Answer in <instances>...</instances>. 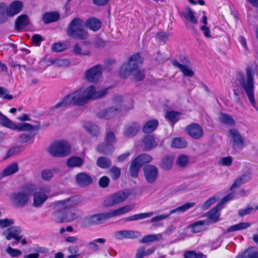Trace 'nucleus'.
I'll list each match as a JSON object with an SVG mask.
<instances>
[{
  "label": "nucleus",
  "instance_id": "a878e982",
  "mask_svg": "<svg viewBox=\"0 0 258 258\" xmlns=\"http://www.w3.org/2000/svg\"><path fill=\"white\" fill-rule=\"evenodd\" d=\"M29 20L27 15H21L17 17L15 21V28L17 30H20L29 24Z\"/></svg>",
  "mask_w": 258,
  "mask_h": 258
},
{
  "label": "nucleus",
  "instance_id": "b1692460",
  "mask_svg": "<svg viewBox=\"0 0 258 258\" xmlns=\"http://www.w3.org/2000/svg\"><path fill=\"white\" fill-rule=\"evenodd\" d=\"M85 26L87 28L95 32L101 28L102 23L99 19L95 17H91L86 20Z\"/></svg>",
  "mask_w": 258,
  "mask_h": 258
},
{
  "label": "nucleus",
  "instance_id": "6e6d98bb",
  "mask_svg": "<svg viewBox=\"0 0 258 258\" xmlns=\"http://www.w3.org/2000/svg\"><path fill=\"white\" fill-rule=\"evenodd\" d=\"M14 223V220L13 219L5 218L0 220V228H5L12 226Z\"/></svg>",
  "mask_w": 258,
  "mask_h": 258
},
{
  "label": "nucleus",
  "instance_id": "72a5a7b5",
  "mask_svg": "<svg viewBox=\"0 0 258 258\" xmlns=\"http://www.w3.org/2000/svg\"><path fill=\"white\" fill-rule=\"evenodd\" d=\"M251 226V224L248 222H240L237 224H235L227 228L224 233L225 234L230 233L233 231L245 229Z\"/></svg>",
  "mask_w": 258,
  "mask_h": 258
},
{
  "label": "nucleus",
  "instance_id": "c03bdc74",
  "mask_svg": "<svg viewBox=\"0 0 258 258\" xmlns=\"http://www.w3.org/2000/svg\"><path fill=\"white\" fill-rule=\"evenodd\" d=\"M84 127L87 132L91 135L97 137L99 134L98 127L92 123H87L84 124Z\"/></svg>",
  "mask_w": 258,
  "mask_h": 258
},
{
  "label": "nucleus",
  "instance_id": "ddd939ff",
  "mask_svg": "<svg viewBox=\"0 0 258 258\" xmlns=\"http://www.w3.org/2000/svg\"><path fill=\"white\" fill-rule=\"evenodd\" d=\"M128 196L126 192L122 190L119 191L106 199L103 202V205L106 207H112L124 201Z\"/></svg>",
  "mask_w": 258,
  "mask_h": 258
},
{
  "label": "nucleus",
  "instance_id": "774afa93",
  "mask_svg": "<svg viewBox=\"0 0 258 258\" xmlns=\"http://www.w3.org/2000/svg\"><path fill=\"white\" fill-rule=\"evenodd\" d=\"M215 202V199L214 198H210L208 200H207L202 205V208L204 210H207L209 209L212 205H213Z\"/></svg>",
  "mask_w": 258,
  "mask_h": 258
},
{
  "label": "nucleus",
  "instance_id": "0eeeda50",
  "mask_svg": "<svg viewBox=\"0 0 258 258\" xmlns=\"http://www.w3.org/2000/svg\"><path fill=\"white\" fill-rule=\"evenodd\" d=\"M71 146L68 142L60 140L53 142L49 147V153L53 157H63L69 155Z\"/></svg>",
  "mask_w": 258,
  "mask_h": 258
},
{
  "label": "nucleus",
  "instance_id": "4468645a",
  "mask_svg": "<svg viewBox=\"0 0 258 258\" xmlns=\"http://www.w3.org/2000/svg\"><path fill=\"white\" fill-rule=\"evenodd\" d=\"M102 74V68L100 64H97L87 70L85 74L86 80L90 83L98 81Z\"/></svg>",
  "mask_w": 258,
  "mask_h": 258
},
{
  "label": "nucleus",
  "instance_id": "bf43d9fd",
  "mask_svg": "<svg viewBox=\"0 0 258 258\" xmlns=\"http://www.w3.org/2000/svg\"><path fill=\"white\" fill-rule=\"evenodd\" d=\"M169 35V33L161 31L157 34L156 38L158 39L160 42L165 43Z\"/></svg>",
  "mask_w": 258,
  "mask_h": 258
},
{
  "label": "nucleus",
  "instance_id": "2f4dec72",
  "mask_svg": "<svg viewBox=\"0 0 258 258\" xmlns=\"http://www.w3.org/2000/svg\"><path fill=\"white\" fill-rule=\"evenodd\" d=\"M59 19V15L57 12H48L45 13L42 17V20L44 24H48L56 22Z\"/></svg>",
  "mask_w": 258,
  "mask_h": 258
},
{
  "label": "nucleus",
  "instance_id": "412c9836",
  "mask_svg": "<svg viewBox=\"0 0 258 258\" xmlns=\"http://www.w3.org/2000/svg\"><path fill=\"white\" fill-rule=\"evenodd\" d=\"M76 182L81 187L86 186L92 182V178L90 175L85 172H80L76 175Z\"/></svg>",
  "mask_w": 258,
  "mask_h": 258
},
{
  "label": "nucleus",
  "instance_id": "6e6552de",
  "mask_svg": "<svg viewBox=\"0 0 258 258\" xmlns=\"http://www.w3.org/2000/svg\"><path fill=\"white\" fill-rule=\"evenodd\" d=\"M116 138L112 132H108L105 137L104 142L99 143L96 148L97 151L101 154L109 155L114 150V145Z\"/></svg>",
  "mask_w": 258,
  "mask_h": 258
},
{
  "label": "nucleus",
  "instance_id": "4be33fe9",
  "mask_svg": "<svg viewBox=\"0 0 258 258\" xmlns=\"http://www.w3.org/2000/svg\"><path fill=\"white\" fill-rule=\"evenodd\" d=\"M143 144L144 150L150 151L156 148L158 143L155 140V138L153 135L148 134L145 135L143 139Z\"/></svg>",
  "mask_w": 258,
  "mask_h": 258
},
{
  "label": "nucleus",
  "instance_id": "6ab92c4d",
  "mask_svg": "<svg viewBox=\"0 0 258 258\" xmlns=\"http://www.w3.org/2000/svg\"><path fill=\"white\" fill-rule=\"evenodd\" d=\"M24 5L22 2L14 1L7 7L6 12L7 15L13 17L19 13L23 8Z\"/></svg>",
  "mask_w": 258,
  "mask_h": 258
},
{
  "label": "nucleus",
  "instance_id": "de8ad7c7",
  "mask_svg": "<svg viewBox=\"0 0 258 258\" xmlns=\"http://www.w3.org/2000/svg\"><path fill=\"white\" fill-rule=\"evenodd\" d=\"M0 124L5 127L13 130L15 123L2 113L0 117Z\"/></svg>",
  "mask_w": 258,
  "mask_h": 258
},
{
  "label": "nucleus",
  "instance_id": "cd10ccee",
  "mask_svg": "<svg viewBox=\"0 0 258 258\" xmlns=\"http://www.w3.org/2000/svg\"><path fill=\"white\" fill-rule=\"evenodd\" d=\"M32 195H33V206L37 207L41 206L47 200V196L43 192H34Z\"/></svg>",
  "mask_w": 258,
  "mask_h": 258
},
{
  "label": "nucleus",
  "instance_id": "4d7b16f0",
  "mask_svg": "<svg viewBox=\"0 0 258 258\" xmlns=\"http://www.w3.org/2000/svg\"><path fill=\"white\" fill-rule=\"evenodd\" d=\"M73 51L76 54L78 55H89L91 54L89 50L82 52L81 48L78 44H76L74 46Z\"/></svg>",
  "mask_w": 258,
  "mask_h": 258
},
{
  "label": "nucleus",
  "instance_id": "f3484780",
  "mask_svg": "<svg viewBox=\"0 0 258 258\" xmlns=\"http://www.w3.org/2000/svg\"><path fill=\"white\" fill-rule=\"evenodd\" d=\"M229 132L232 138L233 149L235 150L242 149L244 146V141L238 130L232 128L229 130Z\"/></svg>",
  "mask_w": 258,
  "mask_h": 258
},
{
  "label": "nucleus",
  "instance_id": "2eb2a0df",
  "mask_svg": "<svg viewBox=\"0 0 258 258\" xmlns=\"http://www.w3.org/2000/svg\"><path fill=\"white\" fill-rule=\"evenodd\" d=\"M144 174L148 183H154L158 176V168L153 165H147L144 168Z\"/></svg>",
  "mask_w": 258,
  "mask_h": 258
},
{
  "label": "nucleus",
  "instance_id": "4c0bfd02",
  "mask_svg": "<svg viewBox=\"0 0 258 258\" xmlns=\"http://www.w3.org/2000/svg\"><path fill=\"white\" fill-rule=\"evenodd\" d=\"M250 179L249 175L243 174L235 179L233 183L230 187V189L232 190L235 188L238 187L242 184L248 181Z\"/></svg>",
  "mask_w": 258,
  "mask_h": 258
},
{
  "label": "nucleus",
  "instance_id": "f704fd0d",
  "mask_svg": "<svg viewBox=\"0 0 258 258\" xmlns=\"http://www.w3.org/2000/svg\"><path fill=\"white\" fill-rule=\"evenodd\" d=\"M187 142L184 138L176 137L173 139L171 146L176 149H183L187 147Z\"/></svg>",
  "mask_w": 258,
  "mask_h": 258
},
{
  "label": "nucleus",
  "instance_id": "39448f33",
  "mask_svg": "<svg viewBox=\"0 0 258 258\" xmlns=\"http://www.w3.org/2000/svg\"><path fill=\"white\" fill-rule=\"evenodd\" d=\"M84 23L79 18H74L67 28V35L77 40H85L88 37V33L84 29Z\"/></svg>",
  "mask_w": 258,
  "mask_h": 258
},
{
  "label": "nucleus",
  "instance_id": "338daca9",
  "mask_svg": "<svg viewBox=\"0 0 258 258\" xmlns=\"http://www.w3.org/2000/svg\"><path fill=\"white\" fill-rule=\"evenodd\" d=\"M233 158L231 156L222 158L220 163L223 166H230L232 163Z\"/></svg>",
  "mask_w": 258,
  "mask_h": 258
},
{
  "label": "nucleus",
  "instance_id": "aec40b11",
  "mask_svg": "<svg viewBox=\"0 0 258 258\" xmlns=\"http://www.w3.org/2000/svg\"><path fill=\"white\" fill-rule=\"evenodd\" d=\"M220 207L217 206L206 213L204 216H207L208 224L215 223L220 221Z\"/></svg>",
  "mask_w": 258,
  "mask_h": 258
},
{
  "label": "nucleus",
  "instance_id": "69168bd1",
  "mask_svg": "<svg viewBox=\"0 0 258 258\" xmlns=\"http://www.w3.org/2000/svg\"><path fill=\"white\" fill-rule=\"evenodd\" d=\"M253 210V208L252 207H247L245 209L239 210L238 213L240 217H243L245 215L249 214Z\"/></svg>",
  "mask_w": 258,
  "mask_h": 258
},
{
  "label": "nucleus",
  "instance_id": "c756f323",
  "mask_svg": "<svg viewBox=\"0 0 258 258\" xmlns=\"http://www.w3.org/2000/svg\"><path fill=\"white\" fill-rule=\"evenodd\" d=\"M39 126H34L29 123H22L19 124L15 123L13 130H16L18 132L30 131L33 130H38Z\"/></svg>",
  "mask_w": 258,
  "mask_h": 258
},
{
  "label": "nucleus",
  "instance_id": "473e14b6",
  "mask_svg": "<svg viewBox=\"0 0 258 258\" xmlns=\"http://www.w3.org/2000/svg\"><path fill=\"white\" fill-rule=\"evenodd\" d=\"M153 214V212L142 213L135 214L131 216L125 217L123 219L124 222H128L131 221H137L141 219H145L151 217Z\"/></svg>",
  "mask_w": 258,
  "mask_h": 258
},
{
  "label": "nucleus",
  "instance_id": "ea45409f",
  "mask_svg": "<svg viewBox=\"0 0 258 258\" xmlns=\"http://www.w3.org/2000/svg\"><path fill=\"white\" fill-rule=\"evenodd\" d=\"M181 113L173 110L168 111L165 113V118L174 124L179 120Z\"/></svg>",
  "mask_w": 258,
  "mask_h": 258
},
{
  "label": "nucleus",
  "instance_id": "9d476101",
  "mask_svg": "<svg viewBox=\"0 0 258 258\" xmlns=\"http://www.w3.org/2000/svg\"><path fill=\"white\" fill-rule=\"evenodd\" d=\"M109 88H106L102 90L97 91L95 87L93 85H90L85 89H84V95L86 102L90 100H95L101 98L106 96L108 93Z\"/></svg>",
  "mask_w": 258,
  "mask_h": 258
},
{
  "label": "nucleus",
  "instance_id": "f257e3e1",
  "mask_svg": "<svg viewBox=\"0 0 258 258\" xmlns=\"http://www.w3.org/2000/svg\"><path fill=\"white\" fill-rule=\"evenodd\" d=\"M82 202L81 198L79 196H72L65 200L55 202L54 206L55 211V216H58L57 223H62L73 221L78 218L77 214L72 209Z\"/></svg>",
  "mask_w": 258,
  "mask_h": 258
},
{
  "label": "nucleus",
  "instance_id": "0e129e2a",
  "mask_svg": "<svg viewBox=\"0 0 258 258\" xmlns=\"http://www.w3.org/2000/svg\"><path fill=\"white\" fill-rule=\"evenodd\" d=\"M43 40V38L39 34H34L32 37V41L36 46H39L41 44V42Z\"/></svg>",
  "mask_w": 258,
  "mask_h": 258
},
{
  "label": "nucleus",
  "instance_id": "8fccbe9b",
  "mask_svg": "<svg viewBox=\"0 0 258 258\" xmlns=\"http://www.w3.org/2000/svg\"><path fill=\"white\" fill-rule=\"evenodd\" d=\"M106 239L103 238H99L94 240L93 241L90 242L88 243V246L90 248L94 251H97L99 250V246L97 244L98 243L100 244H103L105 242Z\"/></svg>",
  "mask_w": 258,
  "mask_h": 258
},
{
  "label": "nucleus",
  "instance_id": "49530a36",
  "mask_svg": "<svg viewBox=\"0 0 258 258\" xmlns=\"http://www.w3.org/2000/svg\"><path fill=\"white\" fill-rule=\"evenodd\" d=\"M184 258H207V255L201 252L197 253L195 250H187L183 254Z\"/></svg>",
  "mask_w": 258,
  "mask_h": 258
},
{
  "label": "nucleus",
  "instance_id": "423d86ee",
  "mask_svg": "<svg viewBox=\"0 0 258 258\" xmlns=\"http://www.w3.org/2000/svg\"><path fill=\"white\" fill-rule=\"evenodd\" d=\"M22 191L14 192L12 199L14 203L19 207H23L27 205L29 197L36 191V187L33 184H26L22 187Z\"/></svg>",
  "mask_w": 258,
  "mask_h": 258
},
{
  "label": "nucleus",
  "instance_id": "a18cd8bd",
  "mask_svg": "<svg viewBox=\"0 0 258 258\" xmlns=\"http://www.w3.org/2000/svg\"><path fill=\"white\" fill-rule=\"evenodd\" d=\"M195 205V203L194 202L186 203L181 206H179L174 209H172L170 211V214H173L177 212H180L183 213L187 210L191 208Z\"/></svg>",
  "mask_w": 258,
  "mask_h": 258
},
{
  "label": "nucleus",
  "instance_id": "f03ea898",
  "mask_svg": "<svg viewBox=\"0 0 258 258\" xmlns=\"http://www.w3.org/2000/svg\"><path fill=\"white\" fill-rule=\"evenodd\" d=\"M143 60L139 53L131 56L127 62L124 63L121 66L119 70L120 77L125 79L132 74L136 81L143 80L145 77L144 71L139 69V65L143 63Z\"/></svg>",
  "mask_w": 258,
  "mask_h": 258
},
{
  "label": "nucleus",
  "instance_id": "e2e57ef3",
  "mask_svg": "<svg viewBox=\"0 0 258 258\" xmlns=\"http://www.w3.org/2000/svg\"><path fill=\"white\" fill-rule=\"evenodd\" d=\"M52 176V173L50 170L44 169L41 172V177L44 180L48 181Z\"/></svg>",
  "mask_w": 258,
  "mask_h": 258
},
{
  "label": "nucleus",
  "instance_id": "f8f14e48",
  "mask_svg": "<svg viewBox=\"0 0 258 258\" xmlns=\"http://www.w3.org/2000/svg\"><path fill=\"white\" fill-rule=\"evenodd\" d=\"M186 134L192 139L198 140L204 137V131L202 126L198 123H191L185 127Z\"/></svg>",
  "mask_w": 258,
  "mask_h": 258
},
{
  "label": "nucleus",
  "instance_id": "393cba45",
  "mask_svg": "<svg viewBox=\"0 0 258 258\" xmlns=\"http://www.w3.org/2000/svg\"><path fill=\"white\" fill-rule=\"evenodd\" d=\"M134 208L135 206L133 205H126L116 210L110 211L109 212L110 218L129 212Z\"/></svg>",
  "mask_w": 258,
  "mask_h": 258
},
{
  "label": "nucleus",
  "instance_id": "13d9d810",
  "mask_svg": "<svg viewBox=\"0 0 258 258\" xmlns=\"http://www.w3.org/2000/svg\"><path fill=\"white\" fill-rule=\"evenodd\" d=\"M188 160L186 156L184 155H180L177 158V164L180 167H184L188 163Z\"/></svg>",
  "mask_w": 258,
  "mask_h": 258
},
{
  "label": "nucleus",
  "instance_id": "a19ab883",
  "mask_svg": "<svg viewBox=\"0 0 258 258\" xmlns=\"http://www.w3.org/2000/svg\"><path fill=\"white\" fill-rule=\"evenodd\" d=\"M219 121L222 123L227 125H233L235 124V120L232 116L225 113H221L219 117Z\"/></svg>",
  "mask_w": 258,
  "mask_h": 258
},
{
  "label": "nucleus",
  "instance_id": "680f3d73",
  "mask_svg": "<svg viewBox=\"0 0 258 258\" xmlns=\"http://www.w3.org/2000/svg\"><path fill=\"white\" fill-rule=\"evenodd\" d=\"M110 179L106 176L101 177L99 180V185L102 188L107 187L109 183Z\"/></svg>",
  "mask_w": 258,
  "mask_h": 258
},
{
  "label": "nucleus",
  "instance_id": "dca6fc26",
  "mask_svg": "<svg viewBox=\"0 0 258 258\" xmlns=\"http://www.w3.org/2000/svg\"><path fill=\"white\" fill-rule=\"evenodd\" d=\"M141 130V125L138 122L133 121L126 124L124 127L123 134L127 138L136 136Z\"/></svg>",
  "mask_w": 258,
  "mask_h": 258
},
{
  "label": "nucleus",
  "instance_id": "bb28decb",
  "mask_svg": "<svg viewBox=\"0 0 258 258\" xmlns=\"http://www.w3.org/2000/svg\"><path fill=\"white\" fill-rule=\"evenodd\" d=\"M172 64L173 66L179 69L184 77H192L194 76V72L191 69L188 68V66L179 63L177 60H172Z\"/></svg>",
  "mask_w": 258,
  "mask_h": 258
},
{
  "label": "nucleus",
  "instance_id": "20e7f679",
  "mask_svg": "<svg viewBox=\"0 0 258 258\" xmlns=\"http://www.w3.org/2000/svg\"><path fill=\"white\" fill-rule=\"evenodd\" d=\"M86 103L84 95V88H81L64 97L59 102L52 107V109L66 107L72 104L75 106H80Z\"/></svg>",
  "mask_w": 258,
  "mask_h": 258
},
{
  "label": "nucleus",
  "instance_id": "e433bc0d",
  "mask_svg": "<svg viewBox=\"0 0 258 258\" xmlns=\"http://www.w3.org/2000/svg\"><path fill=\"white\" fill-rule=\"evenodd\" d=\"M84 163V160L79 157L73 156L69 158L67 162V165L69 167H80Z\"/></svg>",
  "mask_w": 258,
  "mask_h": 258
},
{
  "label": "nucleus",
  "instance_id": "09e8293b",
  "mask_svg": "<svg viewBox=\"0 0 258 258\" xmlns=\"http://www.w3.org/2000/svg\"><path fill=\"white\" fill-rule=\"evenodd\" d=\"M161 237L162 235L160 234H158L157 235L154 234H149L143 237L141 240V242L143 243L153 242L158 240L159 239L161 238Z\"/></svg>",
  "mask_w": 258,
  "mask_h": 258
},
{
  "label": "nucleus",
  "instance_id": "58836bf2",
  "mask_svg": "<svg viewBox=\"0 0 258 258\" xmlns=\"http://www.w3.org/2000/svg\"><path fill=\"white\" fill-rule=\"evenodd\" d=\"M96 164L101 168L107 169L111 166V161L109 157L101 156L97 159Z\"/></svg>",
  "mask_w": 258,
  "mask_h": 258
},
{
  "label": "nucleus",
  "instance_id": "c85d7f7f",
  "mask_svg": "<svg viewBox=\"0 0 258 258\" xmlns=\"http://www.w3.org/2000/svg\"><path fill=\"white\" fill-rule=\"evenodd\" d=\"M188 228L190 229V231L193 233L201 232L207 229L205 227V222L204 220H200L191 223L188 226Z\"/></svg>",
  "mask_w": 258,
  "mask_h": 258
},
{
  "label": "nucleus",
  "instance_id": "603ef678",
  "mask_svg": "<svg viewBox=\"0 0 258 258\" xmlns=\"http://www.w3.org/2000/svg\"><path fill=\"white\" fill-rule=\"evenodd\" d=\"M66 48V45L64 43L56 42L51 45V49L52 52H61Z\"/></svg>",
  "mask_w": 258,
  "mask_h": 258
},
{
  "label": "nucleus",
  "instance_id": "9b49d317",
  "mask_svg": "<svg viewBox=\"0 0 258 258\" xmlns=\"http://www.w3.org/2000/svg\"><path fill=\"white\" fill-rule=\"evenodd\" d=\"M130 108H127L125 105L119 104L116 107H110L101 110L97 114L100 118L109 119L119 114L121 111H128Z\"/></svg>",
  "mask_w": 258,
  "mask_h": 258
},
{
  "label": "nucleus",
  "instance_id": "5fc2aeb1",
  "mask_svg": "<svg viewBox=\"0 0 258 258\" xmlns=\"http://www.w3.org/2000/svg\"><path fill=\"white\" fill-rule=\"evenodd\" d=\"M7 253L13 257H18L22 254V252L18 249H14L10 246H8L6 250Z\"/></svg>",
  "mask_w": 258,
  "mask_h": 258
},
{
  "label": "nucleus",
  "instance_id": "7c9ffc66",
  "mask_svg": "<svg viewBox=\"0 0 258 258\" xmlns=\"http://www.w3.org/2000/svg\"><path fill=\"white\" fill-rule=\"evenodd\" d=\"M141 167L138 162L135 159H133L131 162L129 168L130 175L134 178H137Z\"/></svg>",
  "mask_w": 258,
  "mask_h": 258
},
{
  "label": "nucleus",
  "instance_id": "052dcab7",
  "mask_svg": "<svg viewBox=\"0 0 258 258\" xmlns=\"http://www.w3.org/2000/svg\"><path fill=\"white\" fill-rule=\"evenodd\" d=\"M6 12L5 9V4L0 3V23H5L7 20Z\"/></svg>",
  "mask_w": 258,
  "mask_h": 258
},
{
  "label": "nucleus",
  "instance_id": "1a4fd4ad",
  "mask_svg": "<svg viewBox=\"0 0 258 258\" xmlns=\"http://www.w3.org/2000/svg\"><path fill=\"white\" fill-rule=\"evenodd\" d=\"M109 219L110 216L109 212L95 214L86 217L83 221V225L85 227L99 225L105 223Z\"/></svg>",
  "mask_w": 258,
  "mask_h": 258
},
{
  "label": "nucleus",
  "instance_id": "864d4df0",
  "mask_svg": "<svg viewBox=\"0 0 258 258\" xmlns=\"http://www.w3.org/2000/svg\"><path fill=\"white\" fill-rule=\"evenodd\" d=\"M111 177L113 179H118L120 175V169L118 167L113 166L109 170Z\"/></svg>",
  "mask_w": 258,
  "mask_h": 258
},
{
  "label": "nucleus",
  "instance_id": "3c124183",
  "mask_svg": "<svg viewBox=\"0 0 258 258\" xmlns=\"http://www.w3.org/2000/svg\"><path fill=\"white\" fill-rule=\"evenodd\" d=\"M173 158L169 156L164 157L161 162V168L166 170H170L172 166Z\"/></svg>",
  "mask_w": 258,
  "mask_h": 258
},
{
  "label": "nucleus",
  "instance_id": "a211bd4d",
  "mask_svg": "<svg viewBox=\"0 0 258 258\" xmlns=\"http://www.w3.org/2000/svg\"><path fill=\"white\" fill-rule=\"evenodd\" d=\"M8 232L6 236V238L8 240L14 239L15 241L13 244H18L22 238V236L20 235L22 232V229L19 226H11L8 228Z\"/></svg>",
  "mask_w": 258,
  "mask_h": 258
},
{
  "label": "nucleus",
  "instance_id": "37998d69",
  "mask_svg": "<svg viewBox=\"0 0 258 258\" xmlns=\"http://www.w3.org/2000/svg\"><path fill=\"white\" fill-rule=\"evenodd\" d=\"M181 16L186 20L190 21L194 25H196L198 23V20L196 18L194 12L189 8H188L187 9V13H181Z\"/></svg>",
  "mask_w": 258,
  "mask_h": 258
},
{
  "label": "nucleus",
  "instance_id": "79ce46f5",
  "mask_svg": "<svg viewBox=\"0 0 258 258\" xmlns=\"http://www.w3.org/2000/svg\"><path fill=\"white\" fill-rule=\"evenodd\" d=\"M142 166L145 164L150 163L152 160V157L149 154H142L135 158Z\"/></svg>",
  "mask_w": 258,
  "mask_h": 258
},
{
  "label": "nucleus",
  "instance_id": "c9c22d12",
  "mask_svg": "<svg viewBox=\"0 0 258 258\" xmlns=\"http://www.w3.org/2000/svg\"><path fill=\"white\" fill-rule=\"evenodd\" d=\"M19 170L18 164L17 162H13L9 165L3 171V176H8L13 175Z\"/></svg>",
  "mask_w": 258,
  "mask_h": 258
},
{
  "label": "nucleus",
  "instance_id": "7ed1b4c3",
  "mask_svg": "<svg viewBox=\"0 0 258 258\" xmlns=\"http://www.w3.org/2000/svg\"><path fill=\"white\" fill-rule=\"evenodd\" d=\"M237 80L246 93L251 104L255 107L256 102L254 95V80L251 68L249 66L246 68L245 75L242 72L238 73Z\"/></svg>",
  "mask_w": 258,
  "mask_h": 258
},
{
  "label": "nucleus",
  "instance_id": "5701e85b",
  "mask_svg": "<svg viewBox=\"0 0 258 258\" xmlns=\"http://www.w3.org/2000/svg\"><path fill=\"white\" fill-rule=\"evenodd\" d=\"M159 125V122L156 119H150L147 121L142 127V131L147 134L154 132Z\"/></svg>",
  "mask_w": 258,
  "mask_h": 258
}]
</instances>
